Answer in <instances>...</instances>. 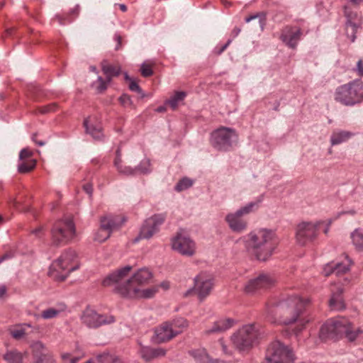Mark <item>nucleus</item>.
Here are the masks:
<instances>
[{
  "label": "nucleus",
  "mask_w": 363,
  "mask_h": 363,
  "mask_svg": "<svg viewBox=\"0 0 363 363\" xmlns=\"http://www.w3.org/2000/svg\"><path fill=\"white\" fill-rule=\"evenodd\" d=\"M132 267L125 266L107 275L102 281L104 286H113L114 291L122 297L152 298L157 291V286L143 289L152 280V273L147 268H142L130 277Z\"/></svg>",
  "instance_id": "nucleus-1"
},
{
  "label": "nucleus",
  "mask_w": 363,
  "mask_h": 363,
  "mask_svg": "<svg viewBox=\"0 0 363 363\" xmlns=\"http://www.w3.org/2000/svg\"><path fill=\"white\" fill-rule=\"evenodd\" d=\"M309 304L308 298L291 295L279 302H270L267 311L269 314L277 316L280 323L289 325L293 333L297 335L311 320L306 313Z\"/></svg>",
  "instance_id": "nucleus-2"
},
{
  "label": "nucleus",
  "mask_w": 363,
  "mask_h": 363,
  "mask_svg": "<svg viewBox=\"0 0 363 363\" xmlns=\"http://www.w3.org/2000/svg\"><path fill=\"white\" fill-rule=\"evenodd\" d=\"M362 331L351 325L350 321L340 317L335 319L328 320L323 324L320 330V338L322 340H337L343 337L348 341L353 342Z\"/></svg>",
  "instance_id": "nucleus-3"
},
{
  "label": "nucleus",
  "mask_w": 363,
  "mask_h": 363,
  "mask_svg": "<svg viewBox=\"0 0 363 363\" xmlns=\"http://www.w3.org/2000/svg\"><path fill=\"white\" fill-rule=\"evenodd\" d=\"M79 267V262L75 251H64L52 264L49 275L57 281H63L70 272Z\"/></svg>",
  "instance_id": "nucleus-4"
},
{
  "label": "nucleus",
  "mask_w": 363,
  "mask_h": 363,
  "mask_svg": "<svg viewBox=\"0 0 363 363\" xmlns=\"http://www.w3.org/2000/svg\"><path fill=\"white\" fill-rule=\"evenodd\" d=\"M335 100L347 106H352L363 101V82L354 80L338 86L335 92Z\"/></svg>",
  "instance_id": "nucleus-5"
},
{
  "label": "nucleus",
  "mask_w": 363,
  "mask_h": 363,
  "mask_svg": "<svg viewBox=\"0 0 363 363\" xmlns=\"http://www.w3.org/2000/svg\"><path fill=\"white\" fill-rule=\"evenodd\" d=\"M262 333L257 325L243 326L231 337L233 345L240 351L248 350L261 337Z\"/></svg>",
  "instance_id": "nucleus-6"
},
{
  "label": "nucleus",
  "mask_w": 363,
  "mask_h": 363,
  "mask_svg": "<svg viewBox=\"0 0 363 363\" xmlns=\"http://www.w3.org/2000/svg\"><path fill=\"white\" fill-rule=\"evenodd\" d=\"M245 246L249 248H260L277 245L279 239L274 230L258 228L251 231L242 238Z\"/></svg>",
  "instance_id": "nucleus-7"
},
{
  "label": "nucleus",
  "mask_w": 363,
  "mask_h": 363,
  "mask_svg": "<svg viewBox=\"0 0 363 363\" xmlns=\"http://www.w3.org/2000/svg\"><path fill=\"white\" fill-rule=\"evenodd\" d=\"M324 224L323 220L315 221H301L295 228V240L300 247L313 243L318 238L319 228Z\"/></svg>",
  "instance_id": "nucleus-8"
},
{
  "label": "nucleus",
  "mask_w": 363,
  "mask_h": 363,
  "mask_svg": "<svg viewBox=\"0 0 363 363\" xmlns=\"http://www.w3.org/2000/svg\"><path fill=\"white\" fill-rule=\"evenodd\" d=\"M75 236V226L71 218L57 221L52 230V242L54 247L68 243Z\"/></svg>",
  "instance_id": "nucleus-9"
},
{
  "label": "nucleus",
  "mask_w": 363,
  "mask_h": 363,
  "mask_svg": "<svg viewBox=\"0 0 363 363\" xmlns=\"http://www.w3.org/2000/svg\"><path fill=\"white\" fill-rule=\"evenodd\" d=\"M266 360L269 363H292V351L279 341L272 342L266 352Z\"/></svg>",
  "instance_id": "nucleus-10"
},
{
  "label": "nucleus",
  "mask_w": 363,
  "mask_h": 363,
  "mask_svg": "<svg viewBox=\"0 0 363 363\" xmlns=\"http://www.w3.org/2000/svg\"><path fill=\"white\" fill-rule=\"evenodd\" d=\"M237 134L234 129L221 127L211 133V143L213 147L220 150H227L232 143L236 140Z\"/></svg>",
  "instance_id": "nucleus-11"
},
{
  "label": "nucleus",
  "mask_w": 363,
  "mask_h": 363,
  "mask_svg": "<svg viewBox=\"0 0 363 363\" xmlns=\"http://www.w3.org/2000/svg\"><path fill=\"white\" fill-rule=\"evenodd\" d=\"M213 285V278L207 274L201 273L195 277L194 287L187 290L184 296L187 297L196 294L199 298L202 301L210 294Z\"/></svg>",
  "instance_id": "nucleus-12"
},
{
  "label": "nucleus",
  "mask_w": 363,
  "mask_h": 363,
  "mask_svg": "<svg viewBox=\"0 0 363 363\" xmlns=\"http://www.w3.org/2000/svg\"><path fill=\"white\" fill-rule=\"evenodd\" d=\"M166 216L163 213L155 214L146 219L142 225L138 235L134 239L137 242L143 239H150L157 233L160 226L164 223Z\"/></svg>",
  "instance_id": "nucleus-13"
},
{
  "label": "nucleus",
  "mask_w": 363,
  "mask_h": 363,
  "mask_svg": "<svg viewBox=\"0 0 363 363\" xmlns=\"http://www.w3.org/2000/svg\"><path fill=\"white\" fill-rule=\"evenodd\" d=\"M81 318L84 325L92 328L115 322V318L113 315L99 314L90 308L84 310Z\"/></svg>",
  "instance_id": "nucleus-14"
},
{
  "label": "nucleus",
  "mask_w": 363,
  "mask_h": 363,
  "mask_svg": "<svg viewBox=\"0 0 363 363\" xmlns=\"http://www.w3.org/2000/svg\"><path fill=\"white\" fill-rule=\"evenodd\" d=\"M274 282V279L269 275L262 274L257 278L250 279L245 286L244 291L248 294H254L259 289L269 287Z\"/></svg>",
  "instance_id": "nucleus-15"
},
{
  "label": "nucleus",
  "mask_w": 363,
  "mask_h": 363,
  "mask_svg": "<svg viewBox=\"0 0 363 363\" xmlns=\"http://www.w3.org/2000/svg\"><path fill=\"white\" fill-rule=\"evenodd\" d=\"M171 245L172 250H192L195 242L185 231L180 230L171 238Z\"/></svg>",
  "instance_id": "nucleus-16"
},
{
  "label": "nucleus",
  "mask_w": 363,
  "mask_h": 363,
  "mask_svg": "<svg viewBox=\"0 0 363 363\" xmlns=\"http://www.w3.org/2000/svg\"><path fill=\"white\" fill-rule=\"evenodd\" d=\"M177 336V331L173 330L169 322H165L155 330L152 340L155 343H162L170 340Z\"/></svg>",
  "instance_id": "nucleus-17"
},
{
  "label": "nucleus",
  "mask_w": 363,
  "mask_h": 363,
  "mask_svg": "<svg viewBox=\"0 0 363 363\" xmlns=\"http://www.w3.org/2000/svg\"><path fill=\"white\" fill-rule=\"evenodd\" d=\"M35 363H52V355L41 342L37 341L31 345Z\"/></svg>",
  "instance_id": "nucleus-18"
},
{
  "label": "nucleus",
  "mask_w": 363,
  "mask_h": 363,
  "mask_svg": "<svg viewBox=\"0 0 363 363\" xmlns=\"http://www.w3.org/2000/svg\"><path fill=\"white\" fill-rule=\"evenodd\" d=\"M87 133L91 135L94 139H100L103 136L101 126L96 116H92L86 118L84 121Z\"/></svg>",
  "instance_id": "nucleus-19"
},
{
  "label": "nucleus",
  "mask_w": 363,
  "mask_h": 363,
  "mask_svg": "<svg viewBox=\"0 0 363 363\" xmlns=\"http://www.w3.org/2000/svg\"><path fill=\"white\" fill-rule=\"evenodd\" d=\"M125 220V218L123 217L121 218L119 216L111 215L105 216L101 219L100 228L106 231H109L111 234L114 230L121 227Z\"/></svg>",
  "instance_id": "nucleus-20"
},
{
  "label": "nucleus",
  "mask_w": 363,
  "mask_h": 363,
  "mask_svg": "<svg viewBox=\"0 0 363 363\" xmlns=\"http://www.w3.org/2000/svg\"><path fill=\"white\" fill-rule=\"evenodd\" d=\"M301 32L296 28H286L283 30L281 38L284 43L291 48H295L300 39Z\"/></svg>",
  "instance_id": "nucleus-21"
},
{
  "label": "nucleus",
  "mask_w": 363,
  "mask_h": 363,
  "mask_svg": "<svg viewBox=\"0 0 363 363\" xmlns=\"http://www.w3.org/2000/svg\"><path fill=\"white\" fill-rule=\"evenodd\" d=\"M230 228L235 233H241L247 229V223L235 212L228 213L225 217Z\"/></svg>",
  "instance_id": "nucleus-22"
},
{
  "label": "nucleus",
  "mask_w": 363,
  "mask_h": 363,
  "mask_svg": "<svg viewBox=\"0 0 363 363\" xmlns=\"http://www.w3.org/2000/svg\"><path fill=\"white\" fill-rule=\"evenodd\" d=\"M343 289L340 285L332 286V296L329 301V306L333 310H342L345 308V303L342 297Z\"/></svg>",
  "instance_id": "nucleus-23"
},
{
  "label": "nucleus",
  "mask_w": 363,
  "mask_h": 363,
  "mask_svg": "<svg viewBox=\"0 0 363 363\" xmlns=\"http://www.w3.org/2000/svg\"><path fill=\"white\" fill-rule=\"evenodd\" d=\"M352 264V261L347 256H345V260L341 262L333 263L324 269L325 276H329L330 273H335L337 275L340 273L347 272Z\"/></svg>",
  "instance_id": "nucleus-24"
},
{
  "label": "nucleus",
  "mask_w": 363,
  "mask_h": 363,
  "mask_svg": "<svg viewBox=\"0 0 363 363\" xmlns=\"http://www.w3.org/2000/svg\"><path fill=\"white\" fill-rule=\"evenodd\" d=\"M234 323V320L231 318L220 319L216 321L213 326L206 330V333L212 334L223 332L230 328Z\"/></svg>",
  "instance_id": "nucleus-25"
},
{
  "label": "nucleus",
  "mask_w": 363,
  "mask_h": 363,
  "mask_svg": "<svg viewBox=\"0 0 363 363\" xmlns=\"http://www.w3.org/2000/svg\"><path fill=\"white\" fill-rule=\"evenodd\" d=\"M101 69L106 77L108 82H110L113 77L118 76L121 72V68L119 66H113L106 61L101 62Z\"/></svg>",
  "instance_id": "nucleus-26"
},
{
  "label": "nucleus",
  "mask_w": 363,
  "mask_h": 363,
  "mask_svg": "<svg viewBox=\"0 0 363 363\" xmlns=\"http://www.w3.org/2000/svg\"><path fill=\"white\" fill-rule=\"evenodd\" d=\"M196 363H218V359H212L207 354L205 349H198L190 352Z\"/></svg>",
  "instance_id": "nucleus-27"
},
{
  "label": "nucleus",
  "mask_w": 363,
  "mask_h": 363,
  "mask_svg": "<svg viewBox=\"0 0 363 363\" xmlns=\"http://www.w3.org/2000/svg\"><path fill=\"white\" fill-rule=\"evenodd\" d=\"M350 238L353 247L363 249V228H354L350 234Z\"/></svg>",
  "instance_id": "nucleus-28"
},
{
  "label": "nucleus",
  "mask_w": 363,
  "mask_h": 363,
  "mask_svg": "<svg viewBox=\"0 0 363 363\" xmlns=\"http://www.w3.org/2000/svg\"><path fill=\"white\" fill-rule=\"evenodd\" d=\"M65 310V305H59L56 307H51L42 311L39 316L45 320L52 319L57 318Z\"/></svg>",
  "instance_id": "nucleus-29"
},
{
  "label": "nucleus",
  "mask_w": 363,
  "mask_h": 363,
  "mask_svg": "<svg viewBox=\"0 0 363 363\" xmlns=\"http://www.w3.org/2000/svg\"><path fill=\"white\" fill-rule=\"evenodd\" d=\"M27 355V352L23 354L17 350H11L7 352L4 358L8 363H23L24 357Z\"/></svg>",
  "instance_id": "nucleus-30"
},
{
  "label": "nucleus",
  "mask_w": 363,
  "mask_h": 363,
  "mask_svg": "<svg viewBox=\"0 0 363 363\" xmlns=\"http://www.w3.org/2000/svg\"><path fill=\"white\" fill-rule=\"evenodd\" d=\"M352 133L347 131H338L333 133L330 143L332 145H339L342 143L347 141L350 138H351Z\"/></svg>",
  "instance_id": "nucleus-31"
},
{
  "label": "nucleus",
  "mask_w": 363,
  "mask_h": 363,
  "mask_svg": "<svg viewBox=\"0 0 363 363\" xmlns=\"http://www.w3.org/2000/svg\"><path fill=\"white\" fill-rule=\"evenodd\" d=\"M172 329L177 331V335L182 333L187 327L188 322L183 318H177L172 322H169Z\"/></svg>",
  "instance_id": "nucleus-32"
},
{
  "label": "nucleus",
  "mask_w": 363,
  "mask_h": 363,
  "mask_svg": "<svg viewBox=\"0 0 363 363\" xmlns=\"http://www.w3.org/2000/svg\"><path fill=\"white\" fill-rule=\"evenodd\" d=\"M18 164V171L20 173H27L31 171L35 167L36 161L35 160H20Z\"/></svg>",
  "instance_id": "nucleus-33"
},
{
  "label": "nucleus",
  "mask_w": 363,
  "mask_h": 363,
  "mask_svg": "<svg viewBox=\"0 0 363 363\" xmlns=\"http://www.w3.org/2000/svg\"><path fill=\"white\" fill-rule=\"evenodd\" d=\"M186 97V93L184 91H177L175 94L172 96L167 101L168 104L172 109H175L179 104Z\"/></svg>",
  "instance_id": "nucleus-34"
},
{
  "label": "nucleus",
  "mask_w": 363,
  "mask_h": 363,
  "mask_svg": "<svg viewBox=\"0 0 363 363\" xmlns=\"http://www.w3.org/2000/svg\"><path fill=\"white\" fill-rule=\"evenodd\" d=\"M30 325H22L14 327L10 330L12 337L16 340L23 338L26 334V328H30Z\"/></svg>",
  "instance_id": "nucleus-35"
},
{
  "label": "nucleus",
  "mask_w": 363,
  "mask_h": 363,
  "mask_svg": "<svg viewBox=\"0 0 363 363\" xmlns=\"http://www.w3.org/2000/svg\"><path fill=\"white\" fill-rule=\"evenodd\" d=\"M139 353L142 359L145 361L148 362L154 359L153 348L150 347H140Z\"/></svg>",
  "instance_id": "nucleus-36"
},
{
  "label": "nucleus",
  "mask_w": 363,
  "mask_h": 363,
  "mask_svg": "<svg viewBox=\"0 0 363 363\" xmlns=\"http://www.w3.org/2000/svg\"><path fill=\"white\" fill-rule=\"evenodd\" d=\"M258 206L257 202H250L247 203L246 206L239 208L235 213L239 215L240 217L245 215H247L250 213L252 212L255 208Z\"/></svg>",
  "instance_id": "nucleus-37"
},
{
  "label": "nucleus",
  "mask_w": 363,
  "mask_h": 363,
  "mask_svg": "<svg viewBox=\"0 0 363 363\" xmlns=\"http://www.w3.org/2000/svg\"><path fill=\"white\" fill-rule=\"evenodd\" d=\"M258 206L257 202H250L247 203L246 206L239 208L235 213L239 215L240 217L245 215H247L250 213L252 212L255 208Z\"/></svg>",
  "instance_id": "nucleus-38"
},
{
  "label": "nucleus",
  "mask_w": 363,
  "mask_h": 363,
  "mask_svg": "<svg viewBox=\"0 0 363 363\" xmlns=\"http://www.w3.org/2000/svg\"><path fill=\"white\" fill-rule=\"evenodd\" d=\"M99 362L102 363H123L117 357H114L110 354H103L97 357Z\"/></svg>",
  "instance_id": "nucleus-39"
},
{
  "label": "nucleus",
  "mask_w": 363,
  "mask_h": 363,
  "mask_svg": "<svg viewBox=\"0 0 363 363\" xmlns=\"http://www.w3.org/2000/svg\"><path fill=\"white\" fill-rule=\"evenodd\" d=\"M115 166L121 173L124 174L125 175H132L134 174L135 172H136L135 169H133L129 167H123V165H121V160L118 157H117V158L115 160Z\"/></svg>",
  "instance_id": "nucleus-40"
},
{
  "label": "nucleus",
  "mask_w": 363,
  "mask_h": 363,
  "mask_svg": "<svg viewBox=\"0 0 363 363\" xmlns=\"http://www.w3.org/2000/svg\"><path fill=\"white\" fill-rule=\"evenodd\" d=\"M193 183H194L193 180H191L189 178L184 177L179 181V182L175 186V189L177 191H182L186 190V189H189V187H191L193 185Z\"/></svg>",
  "instance_id": "nucleus-41"
},
{
  "label": "nucleus",
  "mask_w": 363,
  "mask_h": 363,
  "mask_svg": "<svg viewBox=\"0 0 363 363\" xmlns=\"http://www.w3.org/2000/svg\"><path fill=\"white\" fill-rule=\"evenodd\" d=\"M111 235L109 231H106L101 228H99L95 233L94 240L99 242H103L106 240Z\"/></svg>",
  "instance_id": "nucleus-42"
},
{
  "label": "nucleus",
  "mask_w": 363,
  "mask_h": 363,
  "mask_svg": "<svg viewBox=\"0 0 363 363\" xmlns=\"http://www.w3.org/2000/svg\"><path fill=\"white\" fill-rule=\"evenodd\" d=\"M153 65H154L153 62H143L141 65V67H140L141 74L145 77H147L152 75Z\"/></svg>",
  "instance_id": "nucleus-43"
},
{
  "label": "nucleus",
  "mask_w": 363,
  "mask_h": 363,
  "mask_svg": "<svg viewBox=\"0 0 363 363\" xmlns=\"http://www.w3.org/2000/svg\"><path fill=\"white\" fill-rule=\"evenodd\" d=\"M107 83H108V81L106 82L101 77L99 76L96 81L93 84V86L97 92L101 93L106 89Z\"/></svg>",
  "instance_id": "nucleus-44"
},
{
  "label": "nucleus",
  "mask_w": 363,
  "mask_h": 363,
  "mask_svg": "<svg viewBox=\"0 0 363 363\" xmlns=\"http://www.w3.org/2000/svg\"><path fill=\"white\" fill-rule=\"evenodd\" d=\"M252 256L259 261H266L271 255V251H253Z\"/></svg>",
  "instance_id": "nucleus-45"
},
{
  "label": "nucleus",
  "mask_w": 363,
  "mask_h": 363,
  "mask_svg": "<svg viewBox=\"0 0 363 363\" xmlns=\"http://www.w3.org/2000/svg\"><path fill=\"white\" fill-rule=\"evenodd\" d=\"M33 155V152L28 148H23L21 150L19 154L20 160H26L27 158L30 157Z\"/></svg>",
  "instance_id": "nucleus-46"
},
{
  "label": "nucleus",
  "mask_w": 363,
  "mask_h": 363,
  "mask_svg": "<svg viewBox=\"0 0 363 363\" xmlns=\"http://www.w3.org/2000/svg\"><path fill=\"white\" fill-rule=\"evenodd\" d=\"M150 161L148 160H144L142 161L138 168V171H140L142 173H147L150 171Z\"/></svg>",
  "instance_id": "nucleus-47"
},
{
  "label": "nucleus",
  "mask_w": 363,
  "mask_h": 363,
  "mask_svg": "<svg viewBox=\"0 0 363 363\" xmlns=\"http://www.w3.org/2000/svg\"><path fill=\"white\" fill-rule=\"evenodd\" d=\"M129 89L132 91H135V92H137L139 94L143 93L141 88L140 87V86L138 84L137 82L134 79H133L132 80H130V82H129Z\"/></svg>",
  "instance_id": "nucleus-48"
},
{
  "label": "nucleus",
  "mask_w": 363,
  "mask_h": 363,
  "mask_svg": "<svg viewBox=\"0 0 363 363\" xmlns=\"http://www.w3.org/2000/svg\"><path fill=\"white\" fill-rule=\"evenodd\" d=\"M357 213V211L354 208H349L346 210L341 211L337 213L336 218H340L344 215H349L351 216H354Z\"/></svg>",
  "instance_id": "nucleus-49"
},
{
  "label": "nucleus",
  "mask_w": 363,
  "mask_h": 363,
  "mask_svg": "<svg viewBox=\"0 0 363 363\" xmlns=\"http://www.w3.org/2000/svg\"><path fill=\"white\" fill-rule=\"evenodd\" d=\"M166 352L167 351L164 348H153V355L155 359L165 356Z\"/></svg>",
  "instance_id": "nucleus-50"
},
{
  "label": "nucleus",
  "mask_w": 363,
  "mask_h": 363,
  "mask_svg": "<svg viewBox=\"0 0 363 363\" xmlns=\"http://www.w3.org/2000/svg\"><path fill=\"white\" fill-rule=\"evenodd\" d=\"M119 100H120L121 103L125 106L131 105V104H132V100H131L130 97L127 94H123L120 97Z\"/></svg>",
  "instance_id": "nucleus-51"
},
{
  "label": "nucleus",
  "mask_w": 363,
  "mask_h": 363,
  "mask_svg": "<svg viewBox=\"0 0 363 363\" xmlns=\"http://www.w3.org/2000/svg\"><path fill=\"white\" fill-rule=\"evenodd\" d=\"M356 72L360 77H363V61L359 60L357 63Z\"/></svg>",
  "instance_id": "nucleus-52"
},
{
  "label": "nucleus",
  "mask_w": 363,
  "mask_h": 363,
  "mask_svg": "<svg viewBox=\"0 0 363 363\" xmlns=\"http://www.w3.org/2000/svg\"><path fill=\"white\" fill-rule=\"evenodd\" d=\"M323 221L324 222V224H322L321 225L325 226L323 232L325 235H328L330 231V228L331 224L333 223V220L331 219H330L326 221L325 220H323Z\"/></svg>",
  "instance_id": "nucleus-53"
},
{
  "label": "nucleus",
  "mask_w": 363,
  "mask_h": 363,
  "mask_svg": "<svg viewBox=\"0 0 363 363\" xmlns=\"http://www.w3.org/2000/svg\"><path fill=\"white\" fill-rule=\"evenodd\" d=\"M218 346L221 349V351L225 354H229L227 347L224 345L222 340H220L218 343Z\"/></svg>",
  "instance_id": "nucleus-54"
},
{
  "label": "nucleus",
  "mask_w": 363,
  "mask_h": 363,
  "mask_svg": "<svg viewBox=\"0 0 363 363\" xmlns=\"http://www.w3.org/2000/svg\"><path fill=\"white\" fill-rule=\"evenodd\" d=\"M84 190L85 191V192L89 195V196H91L92 195V192H93V187L90 184H86L83 187Z\"/></svg>",
  "instance_id": "nucleus-55"
},
{
  "label": "nucleus",
  "mask_w": 363,
  "mask_h": 363,
  "mask_svg": "<svg viewBox=\"0 0 363 363\" xmlns=\"http://www.w3.org/2000/svg\"><path fill=\"white\" fill-rule=\"evenodd\" d=\"M32 233L36 236L41 237L44 234L43 228V227L37 228L32 231Z\"/></svg>",
  "instance_id": "nucleus-56"
},
{
  "label": "nucleus",
  "mask_w": 363,
  "mask_h": 363,
  "mask_svg": "<svg viewBox=\"0 0 363 363\" xmlns=\"http://www.w3.org/2000/svg\"><path fill=\"white\" fill-rule=\"evenodd\" d=\"M6 291H7V289H6V286H4V285L0 286V299L3 298L4 297V296L6 295Z\"/></svg>",
  "instance_id": "nucleus-57"
},
{
  "label": "nucleus",
  "mask_w": 363,
  "mask_h": 363,
  "mask_svg": "<svg viewBox=\"0 0 363 363\" xmlns=\"http://www.w3.org/2000/svg\"><path fill=\"white\" fill-rule=\"evenodd\" d=\"M36 138V134H34V135L32 136V140H33V141L36 145H39V146H43V145L45 144V143L44 141H43V140H36V138Z\"/></svg>",
  "instance_id": "nucleus-58"
},
{
  "label": "nucleus",
  "mask_w": 363,
  "mask_h": 363,
  "mask_svg": "<svg viewBox=\"0 0 363 363\" xmlns=\"http://www.w3.org/2000/svg\"><path fill=\"white\" fill-rule=\"evenodd\" d=\"M159 286L162 288L164 290H167L169 288V281H163L160 284Z\"/></svg>",
  "instance_id": "nucleus-59"
},
{
  "label": "nucleus",
  "mask_w": 363,
  "mask_h": 363,
  "mask_svg": "<svg viewBox=\"0 0 363 363\" xmlns=\"http://www.w3.org/2000/svg\"><path fill=\"white\" fill-rule=\"evenodd\" d=\"M182 252V255L185 256H192L194 255V251H180Z\"/></svg>",
  "instance_id": "nucleus-60"
},
{
  "label": "nucleus",
  "mask_w": 363,
  "mask_h": 363,
  "mask_svg": "<svg viewBox=\"0 0 363 363\" xmlns=\"http://www.w3.org/2000/svg\"><path fill=\"white\" fill-rule=\"evenodd\" d=\"M257 18V15H252V16H250L247 17V18H245V22H246V23H249V22H250V21H251L252 20L255 19V18Z\"/></svg>",
  "instance_id": "nucleus-61"
},
{
  "label": "nucleus",
  "mask_w": 363,
  "mask_h": 363,
  "mask_svg": "<svg viewBox=\"0 0 363 363\" xmlns=\"http://www.w3.org/2000/svg\"><path fill=\"white\" fill-rule=\"evenodd\" d=\"M240 31H241L240 28H235L233 30V34L234 35L235 37H236L240 34Z\"/></svg>",
  "instance_id": "nucleus-62"
},
{
  "label": "nucleus",
  "mask_w": 363,
  "mask_h": 363,
  "mask_svg": "<svg viewBox=\"0 0 363 363\" xmlns=\"http://www.w3.org/2000/svg\"><path fill=\"white\" fill-rule=\"evenodd\" d=\"M115 39H116V40L118 43V45L116 47V49H118V47L121 45V37L119 35H115Z\"/></svg>",
  "instance_id": "nucleus-63"
},
{
  "label": "nucleus",
  "mask_w": 363,
  "mask_h": 363,
  "mask_svg": "<svg viewBox=\"0 0 363 363\" xmlns=\"http://www.w3.org/2000/svg\"><path fill=\"white\" fill-rule=\"evenodd\" d=\"M124 79L127 81V82H130V80H132L133 79L130 78L128 75V74L127 72H124Z\"/></svg>",
  "instance_id": "nucleus-64"
}]
</instances>
